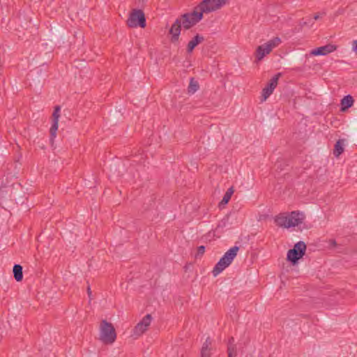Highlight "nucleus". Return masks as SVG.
<instances>
[{"instance_id": "nucleus-1", "label": "nucleus", "mask_w": 357, "mask_h": 357, "mask_svg": "<svg viewBox=\"0 0 357 357\" xmlns=\"http://www.w3.org/2000/svg\"><path fill=\"white\" fill-rule=\"evenodd\" d=\"M238 250L239 247L234 246L224 254L212 271L213 276L216 277L232 263Z\"/></svg>"}, {"instance_id": "nucleus-24", "label": "nucleus", "mask_w": 357, "mask_h": 357, "mask_svg": "<svg viewBox=\"0 0 357 357\" xmlns=\"http://www.w3.org/2000/svg\"><path fill=\"white\" fill-rule=\"evenodd\" d=\"M204 252H205V246H204V245L199 246L197 248V252L195 255V257L196 258L201 257L204 255Z\"/></svg>"}, {"instance_id": "nucleus-19", "label": "nucleus", "mask_w": 357, "mask_h": 357, "mask_svg": "<svg viewBox=\"0 0 357 357\" xmlns=\"http://www.w3.org/2000/svg\"><path fill=\"white\" fill-rule=\"evenodd\" d=\"M275 224L281 227H287V215H280L275 218Z\"/></svg>"}, {"instance_id": "nucleus-29", "label": "nucleus", "mask_w": 357, "mask_h": 357, "mask_svg": "<svg viewBox=\"0 0 357 357\" xmlns=\"http://www.w3.org/2000/svg\"><path fill=\"white\" fill-rule=\"evenodd\" d=\"M344 12V8H339L336 13H335V15H342Z\"/></svg>"}, {"instance_id": "nucleus-30", "label": "nucleus", "mask_w": 357, "mask_h": 357, "mask_svg": "<svg viewBox=\"0 0 357 357\" xmlns=\"http://www.w3.org/2000/svg\"><path fill=\"white\" fill-rule=\"evenodd\" d=\"M319 17H320V15L318 13H317L314 15L313 20H317L318 19H319Z\"/></svg>"}, {"instance_id": "nucleus-16", "label": "nucleus", "mask_w": 357, "mask_h": 357, "mask_svg": "<svg viewBox=\"0 0 357 357\" xmlns=\"http://www.w3.org/2000/svg\"><path fill=\"white\" fill-rule=\"evenodd\" d=\"M227 353L228 357H236L237 355L236 345L234 343V338L233 337H231L229 339L227 344Z\"/></svg>"}, {"instance_id": "nucleus-8", "label": "nucleus", "mask_w": 357, "mask_h": 357, "mask_svg": "<svg viewBox=\"0 0 357 357\" xmlns=\"http://www.w3.org/2000/svg\"><path fill=\"white\" fill-rule=\"evenodd\" d=\"M281 75L282 74L278 73L270 79L266 87L262 90V100H266L272 94Z\"/></svg>"}, {"instance_id": "nucleus-18", "label": "nucleus", "mask_w": 357, "mask_h": 357, "mask_svg": "<svg viewBox=\"0 0 357 357\" xmlns=\"http://www.w3.org/2000/svg\"><path fill=\"white\" fill-rule=\"evenodd\" d=\"M233 193H234V189L232 187H231L225 193L222 199L221 200V202L219 204V206L222 207L225 205H226L230 200L231 197L233 195Z\"/></svg>"}, {"instance_id": "nucleus-31", "label": "nucleus", "mask_w": 357, "mask_h": 357, "mask_svg": "<svg viewBox=\"0 0 357 357\" xmlns=\"http://www.w3.org/2000/svg\"><path fill=\"white\" fill-rule=\"evenodd\" d=\"M87 293L89 294V296H91V291L90 287H88V288H87Z\"/></svg>"}, {"instance_id": "nucleus-12", "label": "nucleus", "mask_w": 357, "mask_h": 357, "mask_svg": "<svg viewBox=\"0 0 357 357\" xmlns=\"http://www.w3.org/2000/svg\"><path fill=\"white\" fill-rule=\"evenodd\" d=\"M336 46L332 44H328L324 46L319 47L312 50L310 54L313 56H325L336 50Z\"/></svg>"}, {"instance_id": "nucleus-15", "label": "nucleus", "mask_w": 357, "mask_h": 357, "mask_svg": "<svg viewBox=\"0 0 357 357\" xmlns=\"http://www.w3.org/2000/svg\"><path fill=\"white\" fill-rule=\"evenodd\" d=\"M354 100L350 95L345 96L341 100V111L344 112L350 108L354 104Z\"/></svg>"}, {"instance_id": "nucleus-6", "label": "nucleus", "mask_w": 357, "mask_h": 357, "mask_svg": "<svg viewBox=\"0 0 357 357\" xmlns=\"http://www.w3.org/2000/svg\"><path fill=\"white\" fill-rule=\"evenodd\" d=\"M306 245L303 241L296 243L292 249L289 250L287 255V261H290L293 265L298 263L305 254Z\"/></svg>"}, {"instance_id": "nucleus-7", "label": "nucleus", "mask_w": 357, "mask_h": 357, "mask_svg": "<svg viewBox=\"0 0 357 357\" xmlns=\"http://www.w3.org/2000/svg\"><path fill=\"white\" fill-rule=\"evenodd\" d=\"M127 24L132 28L137 26L144 28L146 26V18L144 12L140 9L134 10L130 14Z\"/></svg>"}, {"instance_id": "nucleus-22", "label": "nucleus", "mask_w": 357, "mask_h": 357, "mask_svg": "<svg viewBox=\"0 0 357 357\" xmlns=\"http://www.w3.org/2000/svg\"><path fill=\"white\" fill-rule=\"evenodd\" d=\"M314 21L312 19L310 18L307 20H304L303 19L300 22V25L303 26H308L310 27L313 25Z\"/></svg>"}, {"instance_id": "nucleus-23", "label": "nucleus", "mask_w": 357, "mask_h": 357, "mask_svg": "<svg viewBox=\"0 0 357 357\" xmlns=\"http://www.w3.org/2000/svg\"><path fill=\"white\" fill-rule=\"evenodd\" d=\"M228 220H229L228 217L225 218H223L222 220H221L219 222V223H218V226H217L216 229H217V230H218V229H220V228H222H222H224V227H227V223H228Z\"/></svg>"}, {"instance_id": "nucleus-26", "label": "nucleus", "mask_w": 357, "mask_h": 357, "mask_svg": "<svg viewBox=\"0 0 357 357\" xmlns=\"http://www.w3.org/2000/svg\"><path fill=\"white\" fill-rule=\"evenodd\" d=\"M211 344V340L210 339V337H207L206 341L204 342V343L202 345V348H208V347Z\"/></svg>"}, {"instance_id": "nucleus-11", "label": "nucleus", "mask_w": 357, "mask_h": 357, "mask_svg": "<svg viewBox=\"0 0 357 357\" xmlns=\"http://www.w3.org/2000/svg\"><path fill=\"white\" fill-rule=\"evenodd\" d=\"M304 214L299 211H292L287 215V227H296L302 223Z\"/></svg>"}, {"instance_id": "nucleus-14", "label": "nucleus", "mask_w": 357, "mask_h": 357, "mask_svg": "<svg viewBox=\"0 0 357 357\" xmlns=\"http://www.w3.org/2000/svg\"><path fill=\"white\" fill-rule=\"evenodd\" d=\"M204 38L203 36L199 34H197L188 44L187 51L188 53H190L193 51L195 47L204 41Z\"/></svg>"}, {"instance_id": "nucleus-5", "label": "nucleus", "mask_w": 357, "mask_h": 357, "mask_svg": "<svg viewBox=\"0 0 357 357\" xmlns=\"http://www.w3.org/2000/svg\"><path fill=\"white\" fill-rule=\"evenodd\" d=\"M280 43V38L275 37L267 43L258 46L255 52L256 59L261 61L266 54H268L273 48L278 47Z\"/></svg>"}, {"instance_id": "nucleus-27", "label": "nucleus", "mask_w": 357, "mask_h": 357, "mask_svg": "<svg viewBox=\"0 0 357 357\" xmlns=\"http://www.w3.org/2000/svg\"><path fill=\"white\" fill-rule=\"evenodd\" d=\"M352 50L354 52H355L356 54L357 55V40H354L352 43Z\"/></svg>"}, {"instance_id": "nucleus-20", "label": "nucleus", "mask_w": 357, "mask_h": 357, "mask_svg": "<svg viewBox=\"0 0 357 357\" xmlns=\"http://www.w3.org/2000/svg\"><path fill=\"white\" fill-rule=\"evenodd\" d=\"M343 151H344L343 142L341 139H339L335 144L333 154L336 157H338L343 153Z\"/></svg>"}, {"instance_id": "nucleus-3", "label": "nucleus", "mask_w": 357, "mask_h": 357, "mask_svg": "<svg viewBox=\"0 0 357 357\" xmlns=\"http://www.w3.org/2000/svg\"><path fill=\"white\" fill-rule=\"evenodd\" d=\"M203 19V15L199 10H197L195 7L193 11L185 13L178 17V20L182 24V26L185 30L190 29L191 27L196 25Z\"/></svg>"}, {"instance_id": "nucleus-10", "label": "nucleus", "mask_w": 357, "mask_h": 357, "mask_svg": "<svg viewBox=\"0 0 357 357\" xmlns=\"http://www.w3.org/2000/svg\"><path fill=\"white\" fill-rule=\"evenodd\" d=\"M60 111H61V107L59 105H56L54 107L53 114H52V126L50 129V141L52 142L54 138L56 135V131L58 130V122L59 119L60 117Z\"/></svg>"}, {"instance_id": "nucleus-28", "label": "nucleus", "mask_w": 357, "mask_h": 357, "mask_svg": "<svg viewBox=\"0 0 357 357\" xmlns=\"http://www.w3.org/2000/svg\"><path fill=\"white\" fill-rule=\"evenodd\" d=\"M328 245L330 247L335 248L337 245V243L334 239H330L328 241Z\"/></svg>"}, {"instance_id": "nucleus-9", "label": "nucleus", "mask_w": 357, "mask_h": 357, "mask_svg": "<svg viewBox=\"0 0 357 357\" xmlns=\"http://www.w3.org/2000/svg\"><path fill=\"white\" fill-rule=\"evenodd\" d=\"M152 317L151 315L146 314L134 328L133 334L137 336H139L143 334L146 330L148 326L150 325Z\"/></svg>"}, {"instance_id": "nucleus-25", "label": "nucleus", "mask_w": 357, "mask_h": 357, "mask_svg": "<svg viewBox=\"0 0 357 357\" xmlns=\"http://www.w3.org/2000/svg\"><path fill=\"white\" fill-rule=\"evenodd\" d=\"M211 355L209 348H202L201 357H209Z\"/></svg>"}, {"instance_id": "nucleus-21", "label": "nucleus", "mask_w": 357, "mask_h": 357, "mask_svg": "<svg viewBox=\"0 0 357 357\" xmlns=\"http://www.w3.org/2000/svg\"><path fill=\"white\" fill-rule=\"evenodd\" d=\"M199 86L198 82L195 80L194 78H191L188 89V93L193 94L199 89Z\"/></svg>"}, {"instance_id": "nucleus-2", "label": "nucleus", "mask_w": 357, "mask_h": 357, "mask_svg": "<svg viewBox=\"0 0 357 357\" xmlns=\"http://www.w3.org/2000/svg\"><path fill=\"white\" fill-rule=\"evenodd\" d=\"M116 338V334L113 325L105 319L102 320L100 324V340L105 344H112Z\"/></svg>"}, {"instance_id": "nucleus-13", "label": "nucleus", "mask_w": 357, "mask_h": 357, "mask_svg": "<svg viewBox=\"0 0 357 357\" xmlns=\"http://www.w3.org/2000/svg\"><path fill=\"white\" fill-rule=\"evenodd\" d=\"M182 24L177 18L172 25L169 29V33L172 35V41L174 42L178 40L181 33Z\"/></svg>"}, {"instance_id": "nucleus-17", "label": "nucleus", "mask_w": 357, "mask_h": 357, "mask_svg": "<svg viewBox=\"0 0 357 357\" xmlns=\"http://www.w3.org/2000/svg\"><path fill=\"white\" fill-rule=\"evenodd\" d=\"M14 278L17 282H20L23 279L22 266L20 264H15L13 268Z\"/></svg>"}, {"instance_id": "nucleus-4", "label": "nucleus", "mask_w": 357, "mask_h": 357, "mask_svg": "<svg viewBox=\"0 0 357 357\" xmlns=\"http://www.w3.org/2000/svg\"><path fill=\"white\" fill-rule=\"evenodd\" d=\"M227 1L228 0H203L196 8L203 15L204 13H210L221 8Z\"/></svg>"}]
</instances>
